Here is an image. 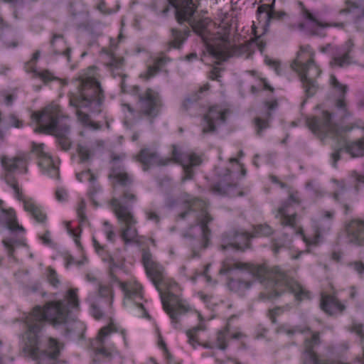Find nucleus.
I'll list each match as a JSON object with an SVG mask.
<instances>
[{
    "label": "nucleus",
    "mask_w": 364,
    "mask_h": 364,
    "mask_svg": "<svg viewBox=\"0 0 364 364\" xmlns=\"http://www.w3.org/2000/svg\"><path fill=\"white\" fill-rule=\"evenodd\" d=\"M33 73H35V75L36 77H40L45 82L51 81L53 80V77L50 73H49L48 70H44L42 72H38L34 70Z\"/></svg>",
    "instance_id": "obj_51"
},
{
    "label": "nucleus",
    "mask_w": 364,
    "mask_h": 364,
    "mask_svg": "<svg viewBox=\"0 0 364 364\" xmlns=\"http://www.w3.org/2000/svg\"><path fill=\"white\" fill-rule=\"evenodd\" d=\"M168 4L175 9L176 18L178 23L188 22L193 31L198 34L203 41L208 40V26L211 21L208 18H194L193 16L196 7L193 0H167Z\"/></svg>",
    "instance_id": "obj_6"
},
{
    "label": "nucleus",
    "mask_w": 364,
    "mask_h": 364,
    "mask_svg": "<svg viewBox=\"0 0 364 364\" xmlns=\"http://www.w3.org/2000/svg\"><path fill=\"white\" fill-rule=\"evenodd\" d=\"M217 342H218V347L219 349L223 350L226 349L227 344L225 343V334L222 331H220L218 333Z\"/></svg>",
    "instance_id": "obj_54"
},
{
    "label": "nucleus",
    "mask_w": 364,
    "mask_h": 364,
    "mask_svg": "<svg viewBox=\"0 0 364 364\" xmlns=\"http://www.w3.org/2000/svg\"><path fill=\"white\" fill-rule=\"evenodd\" d=\"M77 150L82 161H87L90 159V152L86 146H79Z\"/></svg>",
    "instance_id": "obj_50"
},
{
    "label": "nucleus",
    "mask_w": 364,
    "mask_h": 364,
    "mask_svg": "<svg viewBox=\"0 0 364 364\" xmlns=\"http://www.w3.org/2000/svg\"><path fill=\"white\" fill-rule=\"evenodd\" d=\"M59 42L60 46H65V41L63 39V36L61 34H54L53 38L50 41V46L53 48V53L55 55L63 54L67 57L68 61L70 60V48H65V50H60L56 46V43Z\"/></svg>",
    "instance_id": "obj_31"
},
{
    "label": "nucleus",
    "mask_w": 364,
    "mask_h": 364,
    "mask_svg": "<svg viewBox=\"0 0 364 364\" xmlns=\"http://www.w3.org/2000/svg\"><path fill=\"white\" fill-rule=\"evenodd\" d=\"M334 215V211L323 210L319 218L311 220L314 231L312 244L318 245L323 241L324 236L331 232Z\"/></svg>",
    "instance_id": "obj_11"
},
{
    "label": "nucleus",
    "mask_w": 364,
    "mask_h": 364,
    "mask_svg": "<svg viewBox=\"0 0 364 364\" xmlns=\"http://www.w3.org/2000/svg\"><path fill=\"white\" fill-rule=\"evenodd\" d=\"M78 306L77 289H71L63 300L49 302L44 307L35 306L25 318L27 329L22 334V352L36 360L38 364H58L60 346L56 339L48 337L45 348L41 349L44 338L45 322L49 321L55 327L65 324L70 308H77Z\"/></svg>",
    "instance_id": "obj_1"
},
{
    "label": "nucleus",
    "mask_w": 364,
    "mask_h": 364,
    "mask_svg": "<svg viewBox=\"0 0 364 364\" xmlns=\"http://www.w3.org/2000/svg\"><path fill=\"white\" fill-rule=\"evenodd\" d=\"M205 327L203 326H198L193 327L192 329L187 331L186 334L188 337V343L195 348L197 345H200V343L197 341L196 337L197 333L199 331H204Z\"/></svg>",
    "instance_id": "obj_38"
},
{
    "label": "nucleus",
    "mask_w": 364,
    "mask_h": 364,
    "mask_svg": "<svg viewBox=\"0 0 364 364\" xmlns=\"http://www.w3.org/2000/svg\"><path fill=\"white\" fill-rule=\"evenodd\" d=\"M269 11H275L274 10V2L272 3L271 4H262L259 6H258L257 9V14L261 18V16L264 14V16L266 15V13H269Z\"/></svg>",
    "instance_id": "obj_47"
},
{
    "label": "nucleus",
    "mask_w": 364,
    "mask_h": 364,
    "mask_svg": "<svg viewBox=\"0 0 364 364\" xmlns=\"http://www.w3.org/2000/svg\"><path fill=\"white\" fill-rule=\"evenodd\" d=\"M338 186L339 188V190L334 192L333 197L336 201L340 202V196L344 193L346 190V186L344 182L341 181L338 182Z\"/></svg>",
    "instance_id": "obj_55"
},
{
    "label": "nucleus",
    "mask_w": 364,
    "mask_h": 364,
    "mask_svg": "<svg viewBox=\"0 0 364 364\" xmlns=\"http://www.w3.org/2000/svg\"><path fill=\"white\" fill-rule=\"evenodd\" d=\"M199 99V93H195L191 97H186L182 103L181 108L184 111H188V109L196 103Z\"/></svg>",
    "instance_id": "obj_44"
},
{
    "label": "nucleus",
    "mask_w": 364,
    "mask_h": 364,
    "mask_svg": "<svg viewBox=\"0 0 364 364\" xmlns=\"http://www.w3.org/2000/svg\"><path fill=\"white\" fill-rule=\"evenodd\" d=\"M265 105L267 109H269V111L266 114L267 118H270L272 115L270 111L276 109L278 106V103L276 100H274L272 102H266Z\"/></svg>",
    "instance_id": "obj_61"
},
{
    "label": "nucleus",
    "mask_w": 364,
    "mask_h": 364,
    "mask_svg": "<svg viewBox=\"0 0 364 364\" xmlns=\"http://www.w3.org/2000/svg\"><path fill=\"white\" fill-rule=\"evenodd\" d=\"M83 176H87V179L90 182L94 181L96 180V178L95 177V176L92 173H90V170H88L87 171H83V172H81V173H79L76 174V178L80 181H82Z\"/></svg>",
    "instance_id": "obj_57"
},
{
    "label": "nucleus",
    "mask_w": 364,
    "mask_h": 364,
    "mask_svg": "<svg viewBox=\"0 0 364 364\" xmlns=\"http://www.w3.org/2000/svg\"><path fill=\"white\" fill-rule=\"evenodd\" d=\"M5 181L6 183L14 189L16 195V197L19 198L20 190L18 188V184L16 179L12 175V173L7 172V173L5 176Z\"/></svg>",
    "instance_id": "obj_42"
},
{
    "label": "nucleus",
    "mask_w": 364,
    "mask_h": 364,
    "mask_svg": "<svg viewBox=\"0 0 364 364\" xmlns=\"http://www.w3.org/2000/svg\"><path fill=\"white\" fill-rule=\"evenodd\" d=\"M120 287L124 293L125 297L127 298L131 299L132 297L140 296L141 287L139 284H136L128 287L124 283H121Z\"/></svg>",
    "instance_id": "obj_37"
},
{
    "label": "nucleus",
    "mask_w": 364,
    "mask_h": 364,
    "mask_svg": "<svg viewBox=\"0 0 364 364\" xmlns=\"http://www.w3.org/2000/svg\"><path fill=\"white\" fill-rule=\"evenodd\" d=\"M251 236L247 232L234 230L224 234L222 237L220 249L226 250L231 247L237 250L244 251L250 246V238Z\"/></svg>",
    "instance_id": "obj_15"
},
{
    "label": "nucleus",
    "mask_w": 364,
    "mask_h": 364,
    "mask_svg": "<svg viewBox=\"0 0 364 364\" xmlns=\"http://www.w3.org/2000/svg\"><path fill=\"white\" fill-rule=\"evenodd\" d=\"M303 14L305 19L306 20V22L299 23V28L300 29L305 30L307 32V33L311 36L317 35V31L314 28V26H318L321 28H327L332 26L336 27H343V23H336L334 24L323 23L315 15L311 14L307 9H304L303 11Z\"/></svg>",
    "instance_id": "obj_19"
},
{
    "label": "nucleus",
    "mask_w": 364,
    "mask_h": 364,
    "mask_svg": "<svg viewBox=\"0 0 364 364\" xmlns=\"http://www.w3.org/2000/svg\"><path fill=\"white\" fill-rule=\"evenodd\" d=\"M308 48L309 46H300L296 58L291 63V68L299 74L306 97H311L318 90V84L313 78L320 75L321 70L316 65L313 54L306 63H303L302 55L307 51Z\"/></svg>",
    "instance_id": "obj_7"
},
{
    "label": "nucleus",
    "mask_w": 364,
    "mask_h": 364,
    "mask_svg": "<svg viewBox=\"0 0 364 364\" xmlns=\"http://www.w3.org/2000/svg\"><path fill=\"white\" fill-rule=\"evenodd\" d=\"M48 279L50 284L57 287L60 284L57 272L51 267L48 268Z\"/></svg>",
    "instance_id": "obj_45"
},
{
    "label": "nucleus",
    "mask_w": 364,
    "mask_h": 364,
    "mask_svg": "<svg viewBox=\"0 0 364 364\" xmlns=\"http://www.w3.org/2000/svg\"><path fill=\"white\" fill-rule=\"evenodd\" d=\"M354 47V43L351 39H349L346 43L345 53L342 56L334 57L330 63L331 66H337L343 68L349 65L351 63L350 53Z\"/></svg>",
    "instance_id": "obj_28"
},
{
    "label": "nucleus",
    "mask_w": 364,
    "mask_h": 364,
    "mask_svg": "<svg viewBox=\"0 0 364 364\" xmlns=\"http://www.w3.org/2000/svg\"><path fill=\"white\" fill-rule=\"evenodd\" d=\"M306 124L314 133L324 136H339L352 129L348 127H339L332 120V114L328 111H323L321 115L306 118Z\"/></svg>",
    "instance_id": "obj_9"
},
{
    "label": "nucleus",
    "mask_w": 364,
    "mask_h": 364,
    "mask_svg": "<svg viewBox=\"0 0 364 364\" xmlns=\"http://www.w3.org/2000/svg\"><path fill=\"white\" fill-rule=\"evenodd\" d=\"M9 120L11 126L18 128L22 125V122L20 121L14 114H10Z\"/></svg>",
    "instance_id": "obj_62"
},
{
    "label": "nucleus",
    "mask_w": 364,
    "mask_h": 364,
    "mask_svg": "<svg viewBox=\"0 0 364 364\" xmlns=\"http://www.w3.org/2000/svg\"><path fill=\"white\" fill-rule=\"evenodd\" d=\"M268 283L274 289L267 294L263 292L260 293L259 296L262 299L278 297L282 294V289L283 287L294 294L296 300L301 301L305 299H309V291L308 290L279 269H277V274Z\"/></svg>",
    "instance_id": "obj_8"
},
{
    "label": "nucleus",
    "mask_w": 364,
    "mask_h": 364,
    "mask_svg": "<svg viewBox=\"0 0 364 364\" xmlns=\"http://www.w3.org/2000/svg\"><path fill=\"white\" fill-rule=\"evenodd\" d=\"M27 156L25 154L9 158L7 156H1V163L5 170L9 173H13L18 168L20 165L26 164Z\"/></svg>",
    "instance_id": "obj_27"
},
{
    "label": "nucleus",
    "mask_w": 364,
    "mask_h": 364,
    "mask_svg": "<svg viewBox=\"0 0 364 364\" xmlns=\"http://www.w3.org/2000/svg\"><path fill=\"white\" fill-rule=\"evenodd\" d=\"M3 245L7 252L8 256L11 257L14 255L15 247L23 245L21 239L16 237H7L2 240Z\"/></svg>",
    "instance_id": "obj_35"
},
{
    "label": "nucleus",
    "mask_w": 364,
    "mask_h": 364,
    "mask_svg": "<svg viewBox=\"0 0 364 364\" xmlns=\"http://www.w3.org/2000/svg\"><path fill=\"white\" fill-rule=\"evenodd\" d=\"M135 94L138 96V103L140 112L151 118V123L156 117L162 107V102L158 92L151 88L146 89L144 93H139V87H133Z\"/></svg>",
    "instance_id": "obj_10"
},
{
    "label": "nucleus",
    "mask_w": 364,
    "mask_h": 364,
    "mask_svg": "<svg viewBox=\"0 0 364 364\" xmlns=\"http://www.w3.org/2000/svg\"><path fill=\"white\" fill-rule=\"evenodd\" d=\"M306 188H309L312 192V194L314 195L315 196H321V190L320 189L319 187L316 186L314 182H307Z\"/></svg>",
    "instance_id": "obj_59"
},
{
    "label": "nucleus",
    "mask_w": 364,
    "mask_h": 364,
    "mask_svg": "<svg viewBox=\"0 0 364 364\" xmlns=\"http://www.w3.org/2000/svg\"><path fill=\"white\" fill-rule=\"evenodd\" d=\"M166 63V58H160L156 60L153 66H149L147 70V79L154 77L160 70L161 67Z\"/></svg>",
    "instance_id": "obj_39"
},
{
    "label": "nucleus",
    "mask_w": 364,
    "mask_h": 364,
    "mask_svg": "<svg viewBox=\"0 0 364 364\" xmlns=\"http://www.w3.org/2000/svg\"><path fill=\"white\" fill-rule=\"evenodd\" d=\"M235 186V184L218 183L211 186V191L218 196H232L234 194L232 193V190Z\"/></svg>",
    "instance_id": "obj_34"
},
{
    "label": "nucleus",
    "mask_w": 364,
    "mask_h": 364,
    "mask_svg": "<svg viewBox=\"0 0 364 364\" xmlns=\"http://www.w3.org/2000/svg\"><path fill=\"white\" fill-rule=\"evenodd\" d=\"M76 114L78 120L83 124L88 125V124L90 122V116L87 114H85L82 111L77 109L76 112Z\"/></svg>",
    "instance_id": "obj_56"
},
{
    "label": "nucleus",
    "mask_w": 364,
    "mask_h": 364,
    "mask_svg": "<svg viewBox=\"0 0 364 364\" xmlns=\"http://www.w3.org/2000/svg\"><path fill=\"white\" fill-rule=\"evenodd\" d=\"M284 239H274L272 240V250L275 255H277L280 250L286 248L290 242L287 235H284Z\"/></svg>",
    "instance_id": "obj_40"
},
{
    "label": "nucleus",
    "mask_w": 364,
    "mask_h": 364,
    "mask_svg": "<svg viewBox=\"0 0 364 364\" xmlns=\"http://www.w3.org/2000/svg\"><path fill=\"white\" fill-rule=\"evenodd\" d=\"M346 150L351 157H363L364 156V139H360L354 141H346L343 147H335L331 154V164L334 168L337 167V162L341 158V153Z\"/></svg>",
    "instance_id": "obj_17"
},
{
    "label": "nucleus",
    "mask_w": 364,
    "mask_h": 364,
    "mask_svg": "<svg viewBox=\"0 0 364 364\" xmlns=\"http://www.w3.org/2000/svg\"><path fill=\"white\" fill-rule=\"evenodd\" d=\"M32 116L40 125L36 132L40 129V132L54 134L62 149L67 151L70 149L68 118L61 114L58 106L46 107L41 112H34Z\"/></svg>",
    "instance_id": "obj_4"
},
{
    "label": "nucleus",
    "mask_w": 364,
    "mask_h": 364,
    "mask_svg": "<svg viewBox=\"0 0 364 364\" xmlns=\"http://www.w3.org/2000/svg\"><path fill=\"white\" fill-rule=\"evenodd\" d=\"M287 200H290V203L291 204L294 203V204L299 205L301 203L298 192H294V193H290Z\"/></svg>",
    "instance_id": "obj_63"
},
{
    "label": "nucleus",
    "mask_w": 364,
    "mask_h": 364,
    "mask_svg": "<svg viewBox=\"0 0 364 364\" xmlns=\"http://www.w3.org/2000/svg\"><path fill=\"white\" fill-rule=\"evenodd\" d=\"M85 207H86L85 202L84 200H82L78 204V207L77 209V215L82 222L86 220V219H87L85 213Z\"/></svg>",
    "instance_id": "obj_53"
},
{
    "label": "nucleus",
    "mask_w": 364,
    "mask_h": 364,
    "mask_svg": "<svg viewBox=\"0 0 364 364\" xmlns=\"http://www.w3.org/2000/svg\"><path fill=\"white\" fill-rule=\"evenodd\" d=\"M138 161L142 164L144 171H147L150 165L165 166L171 160L170 159H159L156 151L149 149H142L138 155Z\"/></svg>",
    "instance_id": "obj_22"
},
{
    "label": "nucleus",
    "mask_w": 364,
    "mask_h": 364,
    "mask_svg": "<svg viewBox=\"0 0 364 364\" xmlns=\"http://www.w3.org/2000/svg\"><path fill=\"white\" fill-rule=\"evenodd\" d=\"M3 201L0 200V224L3 225L5 228L11 232L21 231L24 232L25 230L19 225L15 213L13 209L6 210L1 207Z\"/></svg>",
    "instance_id": "obj_24"
},
{
    "label": "nucleus",
    "mask_w": 364,
    "mask_h": 364,
    "mask_svg": "<svg viewBox=\"0 0 364 364\" xmlns=\"http://www.w3.org/2000/svg\"><path fill=\"white\" fill-rule=\"evenodd\" d=\"M171 40L170 41L169 44L170 46L174 48H180L190 34V30L188 27L184 28L183 30L173 28H171Z\"/></svg>",
    "instance_id": "obj_30"
},
{
    "label": "nucleus",
    "mask_w": 364,
    "mask_h": 364,
    "mask_svg": "<svg viewBox=\"0 0 364 364\" xmlns=\"http://www.w3.org/2000/svg\"><path fill=\"white\" fill-rule=\"evenodd\" d=\"M124 63L123 58H117L114 55L110 56V60L108 63V65L114 68H119Z\"/></svg>",
    "instance_id": "obj_52"
},
{
    "label": "nucleus",
    "mask_w": 364,
    "mask_h": 364,
    "mask_svg": "<svg viewBox=\"0 0 364 364\" xmlns=\"http://www.w3.org/2000/svg\"><path fill=\"white\" fill-rule=\"evenodd\" d=\"M105 99L100 82L92 77L80 80L76 94L70 95L69 103L75 108L90 107L95 109L99 107Z\"/></svg>",
    "instance_id": "obj_5"
},
{
    "label": "nucleus",
    "mask_w": 364,
    "mask_h": 364,
    "mask_svg": "<svg viewBox=\"0 0 364 364\" xmlns=\"http://www.w3.org/2000/svg\"><path fill=\"white\" fill-rule=\"evenodd\" d=\"M235 269L250 270V265L247 263L237 261L232 258H227L223 262L222 267L219 272L220 274H228Z\"/></svg>",
    "instance_id": "obj_29"
},
{
    "label": "nucleus",
    "mask_w": 364,
    "mask_h": 364,
    "mask_svg": "<svg viewBox=\"0 0 364 364\" xmlns=\"http://www.w3.org/2000/svg\"><path fill=\"white\" fill-rule=\"evenodd\" d=\"M204 124L202 132L203 134L214 133L216 131V125L225 122V112L219 107L215 106L209 109L204 116Z\"/></svg>",
    "instance_id": "obj_18"
},
{
    "label": "nucleus",
    "mask_w": 364,
    "mask_h": 364,
    "mask_svg": "<svg viewBox=\"0 0 364 364\" xmlns=\"http://www.w3.org/2000/svg\"><path fill=\"white\" fill-rule=\"evenodd\" d=\"M222 71V69L218 67H213L212 70L210 72L209 77L213 80H218L220 81V72Z\"/></svg>",
    "instance_id": "obj_58"
},
{
    "label": "nucleus",
    "mask_w": 364,
    "mask_h": 364,
    "mask_svg": "<svg viewBox=\"0 0 364 364\" xmlns=\"http://www.w3.org/2000/svg\"><path fill=\"white\" fill-rule=\"evenodd\" d=\"M142 263L146 269L147 276L151 279L156 289L160 291L159 284L164 279V269L152 258V255L149 250H142Z\"/></svg>",
    "instance_id": "obj_12"
},
{
    "label": "nucleus",
    "mask_w": 364,
    "mask_h": 364,
    "mask_svg": "<svg viewBox=\"0 0 364 364\" xmlns=\"http://www.w3.org/2000/svg\"><path fill=\"white\" fill-rule=\"evenodd\" d=\"M98 293H99L100 296H101V297H107L109 295L112 296L111 289L107 286H105V285H102V284H100V286H99Z\"/></svg>",
    "instance_id": "obj_60"
},
{
    "label": "nucleus",
    "mask_w": 364,
    "mask_h": 364,
    "mask_svg": "<svg viewBox=\"0 0 364 364\" xmlns=\"http://www.w3.org/2000/svg\"><path fill=\"white\" fill-rule=\"evenodd\" d=\"M207 52L210 55L218 60H225L230 57L239 56L245 50L242 46L231 45V43L224 40L222 44L213 46L207 44Z\"/></svg>",
    "instance_id": "obj_13"
},
{
    "label": "nucleus",
    "mask_w": 364,
    "mask_h": 364,
    "mask_svg": "<svg viewBox=\"0 0 364 364\" xmlns=\"http://www.w3.org/2000/svg\"><path fill=\"white\" fill-rule=\"evenodd\" d=\"M171 304H168L161 296L164 309L169 315L172 322L177 323L178 321V315L186 313L189 310V306L173 294L169 295Z\"/></svg>",
    "instance_id": "obj_20"
},
{
    "label": "nucleus",
    "mask_w": 364,
    "mask_h": 364,
    "mask_svg": "<svg viewBox=\"0 0 364 364\" xmlns=\"http://www.w3.org/2000/svg\"><path fill=\"white\" fill-rule=\"evenodd\" d=\"M124 158V154L112 155V168L108 178L114 180V186L118 184L126 188L122 193V201L114 198L110 201V205L121 225L120 236L127 244L135 241L138 236L135 227L137 220L132 211V203L136 201L137 196L132 190L128 188L132 184L133 180L122 163Z\"/></svg>",
    "instance_id": "obj_2"
},
{
    "label": "nucleus",
    "mask_w": 364,
    "mask_h": 364,
    "mask_svg": "<svg viewBox=\"0 0 364 364\" xmlns=\"http://www.w3.org/2000/svg\"><path fill=\"white\" fill-rule=\"evenodd\" d=\"M251 282L248 281H243L230 278L229 279L228 286V288L236 293L243 294L247 289L251 287Z\"/></svg>",
    "instance_id": "obj_32"
},
{
    "label": "nucleus",
    "mask_w": 364,
    "mask_h": 364,
    "mask_svg": "<svg viewBox=\"0 0 364 364\" xmlns=\"http://www.w3.org/2000/svg\"><path fill=\"white\" fill-rule=\"evenodd\" d=\"M188 203V209L181 213L178 218L184 220L191 213H196V223L191 225L183 234V237L191 240H197L198 245L193 244L195 247L205 249L208 246L211 235L208 224L213 220V218L208 212L205 201L194 198Z\"/></svg>",
    "instance_id": "obj_3"
},
{
    "label": "nucleus",
    "mask_w": 364,
    "mask_h": 364,
    "mask_svg": "<svg viewBox=\"0 0 364 364\" xmlns=\"http://www.w3.org/2000/svg\"><path fill=\"white\" fill-rule=\"evenodd\" d=\"M172 155L173 159L183 167L185 176L183 181L191 179L193 176V167L200 164V158L193 153H181L176 146H173Z\"/></svg>",
    "instance_id": "obj_16"
},
{
    "label": "nucleus",
    "mask_w": 364,
    "mask_h": 364,
    "mask_svg": "<svg viewBox=\"0 0 364 364\" xmlns=\"http://www.w3.org/2000/svg\"><path fill=\"white\" fill-rule=\"evenodd\" d=\"M320 306L325 313L331 316L337 313L341 314L346 309V306L336 296L324 294L321 295Z\"/></svg>",
    "instance_id": "obj_23"
},
{
    "label": "nucleus",
    "mask_w": 364,
    "mask_h": 364,
    "mask_svg": "<svg viewBox=\"0 0 364 364\" xmlns=\"http://www.w3.org/2000/svg\"><path fill=\"white\" fill-rule=\"evenodd\" d=\"M346 230L349 242L361 246L364 244V220H352L347 224Z\"/></svg>",
    "instance_id": "obj_21"
},
{
    "label": "nucleus",
    "mask_w": 364,
    "mask_h": 364,
    "mask_svg": "<svg viewBox=\"0 0 364 364\" xmlns=\"http://www.w3.org/2000/svg\"><path fill=\"white\" fill-rule=\"evenodd\" d=\"M91 314L92 316L97 320L102 318L104 316V313L95 303L91 304Z\"/></svg>",
    "instance_id": "obj_49"
},
{
    "label": "nucleus",
    "mask_w": 364,
    "mask_h": 364,
    "mask_svg": "<svg viewBox=\"0 0 364 364\" xmlns=\"http://www.w3.org/2000/svg\"><path fill=\"white\" fill-rule=\"evenodd\" d=\"M114 331H116L110 326H105L99 331L97 338L92 343V348L96 355H102L105 358L111 356L114 345L109 343V338Z\"/></svg>",
    "instance_id": "obj_14"
},
{
    "label": "nucleus",
    "mask_w": 364,
    "mask_h": 364,
    "mask_svg": "<svg viewBox=\"0 0 364 364\" xmlns=\"http://www.w3.org/2000/svg\"><path fill=\"white\" fill-rule=\"evenodd\" d=\"M257 134L261 136L262 132L269 127L267 119H262L259 117L255 118Z\"/></svg>",
    "instance_id": "obj_43"
},
{
    "label": "nucleus",
    "mask_w": 364,
    "mask_h": 364,
    "mask_svg": "<svg viewBox=\"0 0 364 364\" xmlns=\"http://www.w3.org/2000/svg\"><path fill=\"white\" fill-rule=\"evenodd\" d=\"M146 215L148 220H154L156 223L160 220L159 216L155 212L148 210L146 212Z\"/></svg>",
    "instance_id": "obj_64"
},
{
    "label": "nucleus",
    "mask_w": 364,
    "mask_h": 364,
    "mask_svg": "<svg viewBox=\"0 0 364 364\" xmlns=\"http://www.w3.org/2000/svg\"><path fill=\"white\" fill-rule=\"evenodd\" d=\"M360 277H364V263L361 261H354L348 264Z\"/></svg>",
    "instance_id": "obj_48"
},
{
    "label": "nucleus",
    "mask_w": 364,
    "mask_h": 364,
    "mask_svg": "<svg viewBox=\"0 0 364 364\" xmlns=\"http://www.w3.org/2000/svg\"><path fill=\"white\" fill-rule=\"evenodd\" d=\"M273 232V229L269 225L266 223L259 224L254 226L251 237H268L272 235Z\"/></svg>",
    "instance_id": "obj_36"
},
{
    "label": "nucleus",
    "mask_w": 364,
    "mask_h": 364,
    "mask_svg": "<svg viewBox=\"0 0 364 364\" xmlns=\"http://www.w3.org/2000/svg\"><path fill=\"white\" fill-rule=\"evenodd\" d=\"M330 82L333 88L341 92L339 98L336 100V106L342 112V117L346 118L350 115V113L347 110L346 104L344 99L345 95L348 90V87L346 85L341 84L334 75H331Z\"/></svg>",
    "instance_id": "obj_25"
},
{
    "label": "nucleus",
    "mask_w": 364,
    "mask_h": 364,
    "mask_svg": "<svg viewBox=\"0 0 364 364\" xmlns=\"http://www.w3.org/2000/svg\"><path fill=\"white\" fill-rule=\"evenodd\" d=\"M24 208L29 212L35 220L38 223H43L46 219V215L42 212L41 208L31 201L24 202Z\"/></svg>",
    "instance_id": "obj_33"
},
{
    "label": "nucleus",
    "mask_w": 364,
    "mask_h": 364,
    "mask_svg": "<svg viewBox=\"0 0 364 364\" xmlns=\"http://www.w3.org/2000/svg\"><path fill=\"white\" fill-rule=\"evenodd\" d=\"M292 204L290 200H286L282 203V205L278 209V213L276 217H280V223L282 226H289L294 228L296 225V215H289V207Z\"/></svg>",
    "instance_id": "obj_26"
},
{
    "label": "nucleus",
    "mask_w": 364,
    "mask_h": 364,
    "mask_svg": "<svg viewBox=\"0 0 364 364\" xmlns=\"http://www.w3.org/2000/svg\"><path fill=\"white\" fill-rule=\"evenodd\" d=\"M287 14L284 11H269V13H266V15L264 16V19L265 21L264 27H268L269 26L270 21L272 19H282Z\"/></svg>",
    "instance_id": "obj_41"
},
{
    "label": "nucleus",
    "mask_w": 364,
    "mask_h": 364,
    "mask_svg": "<svg viewBox=\"0 0 364 364\" xmlns=\"http://www.w3.org/2000/svg\"><path fill=\"white\" fill-rule=\"evenodd\" d=\"M108 262L109 264V276L113 280H116L117 278H116L115 275L114 274V270L115 269L120 268L121 264L118 262H116L112 256L109 257Z\"/></svg>",
    "instance_id": "obj_46"
}]
</instances>
